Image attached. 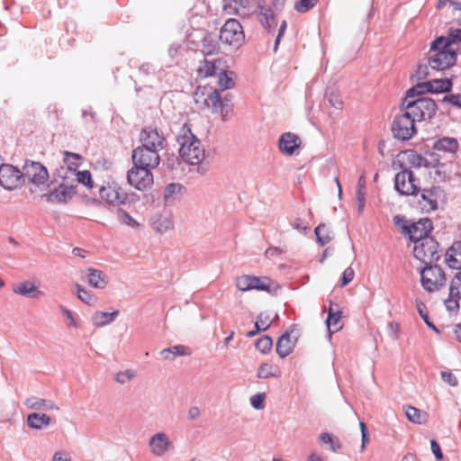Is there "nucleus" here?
Instances as JSON below:
<instances>
[{"mask_svg": "<svg viewBox=\"0 0 461 461\" xmlns=\"http://www.w3.org/2000/svg\"><path fill=\"white\" fill-rule=\"evenodd\" d=\"M13 292L16 294H20L28 298H36L42 294V293L39 290V287L29 281L16 284L13 287Z\"/></svg>", "mask_w": 461, "mask_h": 461, "instance_id": "c85d7f7f", "label": "nucleus"}, {"mask_svg": "<svg viewBox=\"0 0 461 461\" xmlns=\"http://www.w3.org/2000/svg\"><path fill=\"white\" fill-rule=\"evenodd\" d=\"M151 169L152 168L149 167L133 165L127 173L128 183L139 191L149 189L154 183Z\"/></svg>", "mask_w": 461, "mask_h": 461, "instance_id": "9b49d317", "label": "nucleus"}, {"mask_svg": "<svg viewBox=\"0 0 461 461\" xmlns=\"http://www.w3.org/2000/svg\"><path fill=\"white\" fill-rule=\"evenodd\" d=\"M117 216L119 221L128 226L131 227H138L139 223L136 221L135 219H133L126 211L124 210H118Z\"/></svg>", "mask_w": 461, "mask_h": 461, "instance_id": "09e8293b", "label": "nucleus"}, {"mask_svg": "<svg viewBox=\"0 0 461 461\" xmlns=\"http://www.w3.org/2000/svg\"><path fill=\"white\" fill-rule=\"evenodd\" d=\"M421 198L425 202L424 206L429 210H436L446 202V194L439 186L423 189Z\"/></svg>", "mask_w": 461, "mask_h": 461, "instance_id": "412c9836", "label": "nucleus"}, {"mask_svg": "<svg viewBox=\"0 0 461 461\" xmlns=\"http://www.w3.org/2000/svg\"><path fill=\"white\" fill-rule=\"evenodd\" d=\"M355 277V271L351 267H347L342 274L341 279H340V287L346 286L348 284H349Z\"/></svg>", "mask_w": 461, "mask_h": 461, "instance_id": "5fc2aeb1", "label": "nucleus"}, {"mask_svg": "<svg viewBox=\"0 0 461 461\" xmlns=\"http://www.w3.org/2000/svg\"><path fill=\"white\" fill-rule=\"evenodd\" d=\"M149 454L161 458L175 449V444L166 431H158L152 434L147 442Z\"/></svg>", "mask_w": 461, "mask_h": 461, "instance_id": "6e6552de", "label": "nucleus"}, {"mask_svg": "<svg viewBox=\"0 0 461 461\" xmlns=\"http://www.w3.org/2000/svg\"><path fill=\"white\" fill-rule=\"evenodd\" d=\"M220 47L216 42H212L210 39H205L203 42V52L205 55H213L218 53Z\"/></svg>", "mask_w": 461, "mask_h": 461, "instance_id": "603ef678", "label": "nucleus"}, {"mask_svg": "<svg viewBox=\"0 0 461 461\" xmlns=\"http://www.w3.org/2000/svg\"><path fill=\"white\" fill-rule=\"evenodd\" d=\"M394 186L402 195H417L420 192L418 180L411 170H402L394 178Z\"/></svg>", "mask_w": 461, "mask_h": 461, "instance_id": "ddd939ff", "label": "nucleus"}, {"mask_svg": "<svg viewBox=\"0 0 461 461\" xmlns=\"http://www.w3.org/2000/svg\"><path fill=\"white\" fill-rule=\"evenodd\" d=\"M267 398L266 393H258L252 395L249 399L250 405L258 411L265 408V400Z\"/></svg>", "mask_w": 461, "mask_h": 461, "instance_id": "de8ad7c7", "label": "nucleus"}, {"mask_svg": "<svg viewBox=\"0 0 461 461\" xmlns=\"http://www.w3.org/2000/svg\"><path fill=\"white\" fill-rule=\"evenodd\" d=\"M421 286L429 293H436L447 285L445 271L437 265H427L420 269Z\"/></svg>", "mask_w": 461, "mask_h": 461, "instance_id": "20e7f679", "label": "nucleus"}, {"mask_svg": "<svg viewBox=\"0 0 461 461\" xmlns=\"http://www.w3.org/2000/svg\"><path fill=\"white\" fill-rule=\"evenodd\" d=\"M64 163L67 165L69 170H77V167L82 164L83 158L81 155L77 153H73L69 151H64Z\"/></svg>", "mask_w": 461, "mask_h": 461, "instance_id": "ea45409f", "label": "nucleus"}, {"mask_svg": "<svg viewBox=\"0 0 461 461\" xmlns=\"http://www.w3.org/2000/svg\"><path fill=\"white\" fill-rule=\"evenodd\" d=\"M243 3L244 0H224L222 5L223 12L228 15L249 16V10Z\"/></svg>", "mask_w": 461, "mask_h": 461, "instance_id": "cd10ccee", "label": "nucleus"}, {"mask_svg": "<svg viewBox=\"0 0 461 461\" xmlns=\"http://www.w3.org/2000/svg\"><path fill=\"white\" fill-rule=\"evenodd\" d=\"M418 95L417 94H410L407 92V95L402 102V108L410 114L416 122L430 119L437 110V105L431 98L419 97L415 100L412 98Z\"/></svg>", "mask_w": 461, "mask_h": 461, "instance_id": "7ed1b4c3", "label": "nucleus"}, {"mask_svg": "<svg viewBox=\"0 0 461 461\" xmlns=\"http://www.w3.org/2000/svg\"><path fill=\"white\" fill-rule=\"evenodd\" d=\"M23 173L12 165L0 167V185L8 190L14 189L22 185Z\"/></svg>", "mask_w": 461, "mask_h": 461, "instance_id": "a211bd4d", "label": "nucleus"}, {"mask_svg": "<svg viewBox=\"0 0 461 461\" xmlns=\"http://www.w3.org/2000/svg\"><path fill=\"white\" fill-rule=\"evenodd\" d=\"M416 305H417V309H418V312H419L420 317L424 320L426 324L429 327L436 330L435 326L429 320V315L427 312L426 305L424 303H422L421 302H418Z\"/></svg>", "mask_w": 461, "mask_h": 461, "instance_id": "13d9d810", "label": "nucleus"}, {"mask_svg": "<svg viewBox=\"0 0 461 461\" xmlns=\"http://www.w3.org/2000/svg\"><path fill=\"white\" fill-rule=\"evenodd\" d=\"M99 196L105 203L110 206H119L125 204L129 196L124 189L117 183H108L99 190Z\"/></svg>", "mask_w": 461, "mask_h": 461, "instance_id": "f8f14e48", "label": "nucleus"}, {"mask_svg": "<svg viewBox=\"0 0 461 461\" xmlns=\"http://www.w3.org/2000/svg\"><path fill=\"white\" fill-rule=\"evenodd\" d=\"M216 72L215 63L207 59H203L197 68V75L201 78L212 77Z\"/></svg>", "mask_w": 461, "mask_h": 461, "instance_id": "a19ab883", "label": "nucleus"}, {"mask_svg": "<svg viewBox=\"0 0 461 461\" xmlns=\"http://www.w3.org/2000/svg\"><path fill=\"white\" fill-rule=\"evenodd\" d=\"M23 177L35 185L45 184L49 180V173L47 168L36 161H26L23 166Z\"/></svg>", "mask_w": 461, "mask_h": 461, "instance_id": "f3484780", "label": "nucleus"}, {"mask_svg": "<svg viewBox=\"0 0 461 461\" xmlns=\"http://www.w3.org/2000/svg\"><path fill=\"white\" fill-rule=\"evenodd\" d=\"M51 419L45 413L32 412L27 416V425L34 429H42L48 427Z\"/></svg>", "mask_w": 461, "mask_h": 461, "instance_id": "7c9ffc66", "label": "nucleus"}, {"mask_svg": "<svg viewBox=\"0 0 461 461\" xmlns=\"http://www.w3.org/2000/svg\"><path fill=\"white\" fill-rule=\"evenodd\" d=\"M77 296L79 300L88 305H94L97 302V298L92 293L86 291L82 285L77 284Z\"/></svg>", "mask_w": 461, "mask_h": 461, "instance_id": "a18cd8bd", "label": "nucleus"}, {"mask_svg": "<svg viewBox=\"0 0 461 461\" xmlns=\"http://www.w3.org/2000/svg\"><path fill=\"white\" fill-rule=\"evenodd\" d=\"M447 265L453 269H461V241H456L447 250L445 258Z\"/></svg>", "mask_w": 461, "mask_h": 461, "instance_id": "a878e982", "label": "nucleus"}, {"mask_svg": "<svg viewBox=\"0 0 461 461\" xmlns=\"http://www.w3.org/2000/svg\"><path fill=\"white\" fill-rule=\"evenodd\" d=\"M131 158L133 165L149 168H156L160 162L158 150L146 147L142 144L133 149Z\"/></svg>", "mask_w": 461, "mask_h": 461, "instance_id": "4468645a", "label": "nucleus"}, {"mask_svg": "<svg viewBox=\"0 0 461 461\" xmlns=\"http://www.w3.org/2000/svg\"><path fill=\"white\" fill-rule=\"evenodd\" d=\"M459 144L455 138L443 137L438 139L433 145V149L442 152L456 153L458 150Z\"/></svg>", "mask_w": 461, "mask_h": 461, "instance_id": "2f4dec72", "label": "nucleus"}, {"mask_svg": "<svg viewBox=\"0 0 461 461\" xmlns=\"http://www.w3.org/2000/svg\"><path fill=\"white\" fill-rule=\"evenodd\" d=\"M300 336V330L297 328H291L284 333L277 340L276 346H287L289 344H296Z\"/></svg>", "mask_w": 461, "mask_h": 461, "instance_id": "4c0bfd02", "label": "nucleus"}, {"mask_svg": "<svg viewBox=\"0 0 461 461\" xmlns=\"http://www.w3.org/2000/svg\"><path fill=\"white\" fill-rule=\"evenodd\" d=\"M24 404L28 409L34 411H59L60 410L58 404H56L52 400L35 396L27 398Z\"/></svg>", "mask_w": 461, "mask_h": 461, "instance_id": "b1692460", "label": "nucleus"}, {"mask_svg": "<svg viewBox=\"0 0 461 461\" xmlns=\"http://www.w3.org/2000/svg\"><path fill=\"white\" fill-rule=\"evenodd\" d=\"M444 101H447L451 104L456 107H461V95H449L444 97Z\"/></svg>", "mask_w": 461, "mask_h": 461, "instance_id": "0e129e2a", "label": "nucleus"}, {"mask_svg": "<svg viewBox=\"0 0 461 461\" xmlns=\"http://www.w3.org/2000/svg\"><path fill=\"white\" fill-rule=\"evenodd\" d=\"M356 198L358 211L362 212L366 203V189H356Z\"/></svg>", "mask_w": 461, "mask_h": 461, "instance_id": "bf43d9fd", "label": "nucleus"}, {"mask_svg": "<svg viewBox=\"0 0 461 461\" xmlns=\"http://www.w3.org/2000/svg\"><path fill=\"white\" fill-rule=\"evenodd\" d=\"M405 415L410 421L417 424L425 423L428 419V414L425 411L412 406L405 408Z\"/></svg>", "mask_w": 461, "mask_h": 461, "instance_id": "e433bc0d", "label": "nucleus"}, {"mask_svg": "<svg viewBox=\"0 0 461 461\" xmlns=\"http://www.w3.org/2000/svg\"><path fill=\"white\" fill-rule=\"evenodd\" d=\"M221 41L233 49H239L245 41V34L240 23L236 19H229L220 32Z\"/></svg>", "mask_w": 461, "mask_h": 461, "instance_id": "423d86ee", "label": "nucleus"}, {"mask_svg": "<svg viewBox=\"0 0 461 461\" xmlns=\"http://www.w3.org/2000/svg\"><path fill=\"white\" fill-rule=\"evenodd\" d=\"M315 235L317 237L318 241L321 246H324L330 240V236L329 234L328 229L324 224H320L314 230Z\"/></svg>", "mask_w": 461, "mask_h": 461, "instance_id": "49530a36", "label": "nucleus"}, {"mask_svg": "<svg viewBox=\"0 0 461 461\" xmlns=\"http://www.w3.org/2000/svg\"><path fill=\"white\" fill-rule=\"evenodd\" d=\"M430 445H431V451L434 454L435 457L437 458V461L441 460L443 458V454L441 452L439 445L434 439H432L430 441Z\"/></svg>", "mask_w": 461, "mask_h": 461, "instance_id": "69168bd1", "label": "nucleus"}, {"mask_svg": "<svg viewBox=\"0 0 461 461\" xmlns=\"http://www.w3.org/2000/svg\"><path fill=\"white\" fill-rule=\"evenodd\" d=\"M257 376L260 379H267L269 377H279L280 372L277 370V368L274 367L273 366L267 363H264L258 367Z\"/></svg>", "mask_w": 461, "mask_h": 461, "instance_id": "79ce46f5", "label": "nucleus"}, {"mask_svg": "<svg viewBox=\"0 0 461 461\" xmlns=\"http://www.w3.org/2000/svg\"><path fill=\"white\" fill-rule=\"evenodd\" d=\"M326 323L330 332L339 331L343 325L341 321V312L339 310L334 311L332 303H330L329 307V314Z\"/></svg>", "mask_w": 461, "mask_h": 461, "instance_id": "473e14b6", "label": "nucleus"}, {"mask_svg": "<svg viewBox=\"0 0 461 461\" xmlns=\"http://www.w3.org/2000/svg\"><path fill=\"white\" fill-rule=\"evenodd\" d=\"M77 180L88 188H93L94 186L92 176L88 170L78 171L77 173Z\"/></svg>", "mask_w": 461, "mask_h": 461, "instance_id": "8fccbe9b", "label": "nucleus"}, {"mask_svg": "<svg viewBox=\"0 0 461 461\" xmlns=\"http://www.w3.org/2000/svg\"><path fill=\"white\" fill-rule=\"evenodd\" d=\"M442 380L451 386H456L458 384L457 378L454 375L451 371L442 370L440 372Z\"/></svg>", "mask_w": 461, "mask_h": 461, "instance_id": "6e6d98bb", "label": "nucleus"}, {"mask_svg": "<svg viewBox=\"0 0 461 461\" xmlns=\"http://www.w3.org/2000/svg\"><path fill=\"white\" fill-rule=\"evenodd\" d=\"M402 113L397 114L392 124V132L394 138L402 140H408L416 134L415 120L407 114V112L402 107Z\"/></svg>", "mask_w": 461, "mask_h": 461, "instance_id": "0eeeda50", "label": "nucleus"}, {"mask_svg": "<svg viewBox=\"0 0 461 461\" xmlns=\"http://www.w3.org/2000/svg\"><path fill=\"white\" fill-rule=\"evenodd\" d=\"M191 355L189 348H165L159 351V356L166 360H173L176 357Z\"/></svg>", "mask_w": 461, "mask_h": 461, "instance_id": "c9c22d12", "label": "nucleus"}, {"mask_svg": "<svg viewBox=\"0 0 461 461\" xmlns=\"http://www.w3.org/2000/svg\"><path fill=\"white\" fill-rule=\"evenodd\" d=\"M51 461H72V459L68 451L59 449L53 454Z\"/></svg>", "mask_w": 461, "mask_h": 461, "instance_id": "052dcab7", "label": "nucleus"}, {"mask_svg": "<svg viewBox=\"0 0 461 461\" xmlns=\"http://www.w3.org/2000/svg\"><path fill=\"white\" fill-rule=\"evenodd\" d=\"M118 315V311H113L112 312L97 311L93 314L92 321L95 326L104 327L112 323Z\"/></svg>", "mask_w": 461, "mask_h": 461, "instance_id": "72a5a7b5", "label": "nucleus"}, {"mask_svg": "<svg viewBox=\"0 0 461 461\" xmlns=\"http://www.w3.org/2000/svg\"><path fill=\"white\" fill-rule=\"evenodd\" d=\"M258 20L268 32H273L277 25L273 11L267 7H260V11L258 14Z\"/></svg>", "mask_w": 461, "mask_h": 461, "instance_id": "c756f323", "label": "nucleus"}, {"mask_svg": "<svg viewBox=\"0 0 461 461\" xmlns=\"http://www.w3.org/2000/svg\"><path fill=\"white\" fill-rule=\"evenodd\" d=\"M137 376V372L134 369H123L116 372L113 375V380L121 384H127Z\"/></svg>", "mask_w": 461, "mask_h": 461, "instance_id": "58836bf2", "label": "nucleus"}, {"mask_svg": "<svg viewBox=\"0 0 461 461\" xmlns=\"http://www.w3.org/2000/svg\"><path fill=\"white\" fill-rule=\"evenodd\" d=\"M320 440L324 444H328L330 446V449L333 452L339 451L342 447L339 439L328 432L321 433Z\"/></svg>", "mask_w": 461, "mask_h": 461, "instance_id": "c03bdc74", "label": "nucleus"}, {"mask_svg": "<svg viewBox=\"0 0 461 461\" xmlns=\"http://www.w3.org/2000/svg\"><path fill=\"white\" fill-rule=\"evenodd\" d=\"M318 0H300L294 5V9L299 13H306L312 9Z\"/></svg>", "mask_w": 461, "mask_h": 461, "instance_id": "864d4df0", "label": "nucleus"}, {"mask_svg": "<svg viewBox=\"0 0 461 461\" xmlns=\"http://www.w3.org/2000/svg\"><path fill=\"white\" fill-rule=\"evenodd\" d=\"M87 283L89 285L95 288L103 289L106 285L105 276L104 274L95 268H87Z\"/></svg>", "mask_w": 461, "mask_h": 461, "instance_id": "f704fd0d", "label": "nucleus"}, {"mask_svg": "<svg viewBox=\"0 0 461 461\" xmlns=\"http://www.w3.org/2000/svg\"><path fill=\"white\" fill-rule=\"evenodd\" d=\"M182 186L179 184H169L167 185L165 189V198L168 199L172 197L175 194H177L181 191Z\"/></svg>", "mask_w": 461, "mask_h": 461, "instance_id": "680f3d73", "label": "nucleus"}, {"mask_svg": "<svg viewBox=\"0 0 461 461\" xmlns=\"http://www.w3.org/2000/svg\"><path fill=\"white\" fill-rule=\"evenodd\" d=\"M218 89L211 86H199L194 93V100L198 109L211 110L219 113L223 122L229 120L233 113V104L228 97L221 98L220 91L231 89L235 86L234 73L222 70L218 77Z\"/></svg>", "mask_w": 461, "mask_h": 461, "instance_id": "f257e3e1", "label": "nucleus"}, {"mask_svg": "<svg viewBox=\"0 0 461 461\" xmlns=\"http://www.w3.org/2000/svg\"><path fill=\"white\" fill-rule=\"evenodd\" d=\"M461 299V271L457 272L451 280L447 298L444 300L447 310L450 312H456L459 310V300Z\"/></svg>", "mask_w": 461, "mask_h": 461, "instance_id": "6ab92c4d", "label": "nucleus"}, {"mask_svg": "<svg viewBox=\"0 0 461 461\" xmlns=\"http://www.w3.org/2000/svg\"><path fill=\"white\" fill-rule=\"evenodd\" d=\"M438 244L434 239L417 241L413 247V255L424 266L431 265L439 259Z\"/></svg>", "mask_w": 461, "mask_h": 461, "instance_id": "1a4fd4ad", "label": "nucleus"}, {"mask_svg": "<svg viewBox=\"0 0 461 461\" xmlns=\"http://www.w3.org/2000/svg\"><path fill=\"white\" fill-rule=\"evenodd\" d=\"M301 145L300 138L292 132H285L279 139V149L287 156L294 154V150Z\"/></svg>", "mask_w": 461, "mask_h": 461, "instance_id": "393cba45", "label": "nucleus"}, {"mask_svg": "<svg viewBox=\"0 0 461 461\" xmlns=\"http://www.w3.org/2000/svg\"><path fill=\"white\" fill-rule=\"evenodd\" d=\"M75 194V189L72 186L60 185L52 192L45 194L46 201L50 203H63L69 201Z\"/></svg>", "mask_w": 461, "mask_h": 461, "instance_id": "5701e85b", "label": "nucleus"}, {"mask_svg": "<svg viewBox=\"0 0 461 461\" xmlns=\"http://www.w3.org/2000/svg\"><path fill=\"white\" fill-rule=\"evenodd\" d=\"M306 461H327L322 455L318 453L316 450H312L307 456Z\"/></svg>", "mask_w": 461, "mask_h": 461, "instance_id": "774afa93", "label": "nucleus"}, {"mask_svg": "<svg viewBox=\"0 0 461 461\" xmlns=\"http://www.w3.org/2000/svg\"><path fill=\"white\" fill-rule=\"evenodd\" d=\"M140 140L142 145L158 151L164 148L165 138L157 129L150 127L143 129L140 134Z\"/></svg>", "mask_w": 461, "mask_h": 461, "instance_id": "4be33fe9", "label": "nucleus"}, {"mask_svg": "<svg viewBox=\"0 0 461 461\" xmlns=\"http://www.w3.org/2000/svg\"><path fill=\"white\" fill-rule=\"evenodd\" d=\"M201 416L200 408L197 406H192L188 409L187 417L190 420H195Z\"/></svg>", "mask_w": 461, "mask_h": 461, "instance_id": "338daca9", "label": "nucleus"}, {"mask_svg": "<svg viewBox=\"0 0 461 461\" xmlns=\"http://www.w3.org/2000/svg\"><path fill=\"white\" fill-rule=\"evenodd\" d=\"M432 230V222L429 219H421L408 228L410 239L415 243L425 239H433L429 234Z\"/></svg>", "mask_w": 461, "mask_h": 461, "instance_id": "aec40b11", "label": "nucleus"}, {"mask_svg": "<svg viewBox=\"0 0 461 461\" xmlns=\"http://www.w3.org/2000/svg\"><path fill=\"white\" fill-rule=\"evenodd\" d=\"M292 226L294 229L302 233L306 232L308 230H310L309 223L305 220L301 218H295L292 222Z\"/></svg>", "mask_w": 461, "mask_h": 461, "instance_id": "4d7b16f0", "label": "nucleus"}, {"mask_svg": "<svg viewBox=\"0 0 461 461\" xmlns=\"http://www.w3.org/2000/svg\"><path fill=\"white\" fill-rule=\"evenodd\" d=\"M430 50L434 52L429 58V65L436 70H445L455 65L456 61V51L458 48H451L449 46L433 47V41L430 44Z\"/></svg>", "mask_w": 461, "mask_h": 461, "instance_id": "39448f33", "label": "nucleus"}, {"mask_svg": "<svg viewBox=\"0 0 461 461\" xmlns=\"http://www.w3.org/2000/svg\"><path fill=\"white\" fill-rule=\"evenodd\" d=\"M452 88V82L448 78L433 79L420 83L409 89L410 94L423 95L425 93H445Z\"/></svg>", "mask_w": 461, "mask_h": 461, "instance_id": "dca6fc26", "label": "nucleus"}, {"mask_svg": "<svg viewBox=\"0 0 461 461\" xmlns=\"http://www.w3.org/2000/svg\"><path fill=\"white\" fill-rule=\"evenodd\" d=\"M461 44V29H451L447 37H438L433 41V47L449 46L451 48H458Z\"/></svg>", "mask_w": 461, "mask_h": 461, "instance_id": "bb28decb", "label": "nucleus"}, {"mask_svg": "<svg viewBox=\"0 0 461 461\" xmlns=\"http://www.w3.org/2000/svg\"><path fill=\"white\" fill-rule=\"evenodd\" d=\"M273 282L267 276H254L249 275H242L236 278V287L241 292L249 290H258L269 292Z\"/></svg>", "mask_w": 461, "mask_h": 461, "instance_id": "2eb2a0df", "label": "nucleus"}, {"mask_svg": "<svg viewBox=\"0 0 461 461\" xmlns=\"http://www.w3.org/2000/svg\"><path fill=\"white\" fill-rule=\"evenodd\" d=\"M396 161L402 170H410L411 167H435L438 164V160L429 161L413 149L399 152L396 156Z\"/></svg>", "mask_w": 461, "mask_h": 461, "instance_id": "9d476101", "label": "nucleus"}, {"mask_svg": "<svg viewBox=\"0 0 461 461\" xmlns=\"http://www.w3.org/2000/svg\"><path fill=\"white\" fill-rule=\"evenodd\" d=\"M60 311L62 312V314L68 319V323L67 325L68 327H77V323L76 321V319L73 315V312L71 311H69L68 309L65 308L64 306H60Z\"/></svg>", "mask_w": 461, "mask_h": 461, "instance_id": "e2e57ef3", "label": "nucleus"}, {"mask_svg": "<svg viewBox=\"0 0 461 461\" xmlns=\"http://www.w3.org/2000/svg\"><path fill=\"white\" fill-rule=\"evenodd\" d=\"M152 228L159 233H164L173 228L172 221L164 216H158L152 221Z\"/></svg>", "mask_w": 461, "mask_h": 461, "instance_id": "37998d69", "label": "nucleus"}, {"mask_svg": "<svg viewBox=\"0 0 461 461\" xmlns=\"http://www.w3.org/2000/svg\"><path fill=\"white\" fill-rule=\"evenodd\" d=\"M270 325V321L268 320H263L262 314L258 315V321L255 323L256 330H250L247 332V337H253L260 330H267Z\"/></svg>", "mask_w": 461, "mask_h": 461, "instance_id": "3c124183", "label": "nucleus"}, {"mask_svg": "<svg viewBox=\"0 0 461 461\" xmlns=\"http://www.w3.org/2000/svg\"><path fill=\"white\" fill-rule=\"evenodd\" d=\"M177 142L180 145L179 155L183 161L192 166H199L204 160L205 149L187 124L181 128Z\"/></svg>", "mask_w": 461, "mask_h": 461, "instance_id": "f03ea898", "label": "nucleus"}]
</instances>
